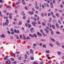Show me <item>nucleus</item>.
I'll return each instance as SVG.
<instances>
[{
	"mask_svg": "<svg viewBox=\"0 0 64 64\" xmlns=\"http://www.w3.org/2000/svg\"><path fill=\"white\" fill-rule=\"evenodd\" d=\"M10 8V6H7L6 7V8Z\"/></svg>",
	"mask_w": 64,
	"mask_h": 64,
	"instance_id": "obj_55",
	"label": "nucleus"
},
{
	"mask_svg": "<svg viewBox=\"0 0 64 64\" xmlns=\"http://www.w3.org/2000/svg\"><path fill=\"white\" fill-rule=\"evenodd\" d=\"M52 16L54 18H56V16H55L54 15H52Z\"/></svg>",
	"mask_w": 64,
	"mask_h": 64,
	"instance_id": "obj_56",
	"label": "nucleus"
},
{
	"mask_svg": "<svg viewBox=\"0 0 64 64\" xmlns=\"http://www.w3.org/2000/svg\"><path fill=\"white\" fill-rule=\"evenodd\" d=\"M56 44H57L58 45V46L60 45H59L60 44L58 42H56Z\"/></svg>",
	"mask_w": 64,
	"mask_h": 64,
	"instance_id": "obj_21",
	"label": "nucleus"
},
{
	"mask_svg": "<svg viewBox=\"0 0 64 64\" xmlns=\"http://www.w3.org/2000/svg\"><path fill=\"white\" fill-rule=\"evenodd\" d=\"M34 28H32L30 29V31L31 32H33Z\"/></svg>",
	"mask_w": 64,
	"mask_h": 64,
	"instance_id": "obj_15",
	"label": "nucleus"
},
{
	"mask_svg": "<svg viewBox=\"0 0 64 64\" xmlns=\"http://www.w3.org/2000/svg\"><path fill=\"white\" fill-rule=\"evenodd\" d=\"M26 39H30V38L29 37V36H28V37H27Z\"/></svg>",
	"mask_w": 64,
	"mask_h": 64,
	"instance_id": "obj_43",
	"label": "nucleus"
},
{
	"mask_svg": "<svg viewBox=\"0 0 64 64\" xmlns=\"http://www.w3.org/2000/svg\"><path fill=\"white\" fill-rule=\"evenodd\" d=\"M49 44L50 45V46H51V47H53V45H52V44Z\"/></svg>",
	"mask_w": 64,
	"mask_h": 64,
	"instance_id": "obj_41",
	"label": "nucleus"
},
{
	"mask_svg": "<svg viewBox=\"0 0 64 64\" xmlns=\"http://www.w3.org/2000/svg\"><path fill=\"white\" fill-rule=\"evenodd\" d=\"M44 30L46 31V33H47L48 34H49V31L47 29H46V30Z\"/></svg>",
	"mask_w": 64,
	"mask_h": 64,
	"instance_id": "obj_8",
	"label": "nucleus"
},
{
	"mask_svg": "<svg viewBox=\"0 0 64 64\" xmlns=\"http://www.w3.org/2000/svg\"><path fill=\"white\" fill-rule=\"evenodd\" d=\"M26 17V16H23V19H24V20H25V18Z\"/></svg>",
	"mask_w": 64,
	"mask_h": 64,
	"instance_id": "obj_48",
	"label": "nucleus"
},
{
	"mask_svg": "<svg viewBox=\"0 0 64 64\" xmlns=\"http://www.w3.org/2000/svg\"><path fill=\"white\" fill-rule=\"evenodd\" d=\"M30 53L31 54H33V50L32 49L30 50Z\"/></svg>",
	"mask_w": 64,
	"mask_h": 64,
	"instance_id": "obj_11",
	"label": "nucleus"
},
{
	"mask_svg": "<svg viewBox=\"0 0 64 64\" xmlns=\"http://www.w3.org/2000/svg\"><path fill=\"white\" fill-rule=\"evenodd\" d=\"M50 6H51V8H54L53 4H52V2H50Z\"/></svg>",
	"mask_w": 64,
	"mask_h": 64,
	"instance_id": "obj_7",
	"label": "nucleus"
},
{
	"mask_svg": "<svg viewBox=\"0 0 64 64\" xmlns=\"http://www.w3.org/2000/svg\"><path fill=\"white\" fill-rule=\"evenodd\" d=\"M3 2L2 1V0H0V2L1 3H2Z\"/></svg>",
	"mask_w": 64,
	"mask_h": 64,
	"instance_id": "obj_62",
	"label": "nucleus"
},
{
	"mask_svg": "<svg viewBox=\"0 0 64 64\" xmlns=\"http://www.w3.org/2000/svg\"><path fill=\"white\" fill-rule=\"evenodd\" d=\"M46 6H47V7H49V5L48 4H46Z\"/></svg>",
	"mask_w": 64,
	"mask_h": 64,
	"instance_id": "obj_53",
	"label": "nucleus"
},
{
	"mask_svg": "<svg viewBox=\"0 0 64 64\" xmlns=\"http://www.w3.org/2000/svg\"><path fill=\"white\" fill-rule=\"evenodd\" d=\"M20 39H22V35H20Z\"/></svg>",
	"mask_w": 64,
	"mask_h": 64,
	"instance_id": "obj_49",
	"label": "nucleus"
},
{
	"mask_svg": "<svg viewBox=\"0 0 64 64\" xmlns=\"http://www.w3.org/2000/svg\"><path fill=\"white\" fill-rule=\"evenodd\" d=\"M18 25H20L22 24V22L21 21H20V22L18 23Z\"/></svg>",
	"mask_w": 64,
	"mask_h": 64,
	"instance_id": "obj_24",
	"label": "nucleus"
},
{
	"mask_svg": "<svg viewBox=\"0 0 64 64\" xmlns=\"http://www.w3.org/2000/svg\"><path fill=\"white\" fill-rule=\"evenodd\" d=\"M56 26L57 28H58L59 27V26H58V24L57 23L56 24Z\"/></svg>",
	"mask_w": 64,
	"mask_h": 64,
	"instance_id": "obj_14",
	"label": "nucleus"
},
{
	"mask_svg": "<svg viewBox=\"0 0 64 64\" xmlns=\"http://www.w3.org/2000/svg\"><path fill=\"white\" fill-rule=\"evenodd\" d=\"M32 27L30 25V24H29L28 25V28H31Z\"/></svg>",
	"mask_w": 64,
	"mask_h": 64,
	"instance_id": "obj_25",
	"label": "nucleus"
},
{
	"mask_svg": "<svg viewBox=\"0 0 64 64\" xmlns=\"http://www.w3.org/2000/svg\"><path fill=\"white\" fill-rule=\"evenodd\" d=\"M56 16H57V17H59L60 16V14L58 13H57L56 14Z\"/></svg>",
	"mask_w": 64,
	"mask_h": 64,
	"instance_id": "obj_16",
	"label": "nucleus"
},
{
	"mask_svg": "<svg viewBox=\"0 0 64 64\" xmlns=\"http://www.w3.org/2000/svg\"><path fill=\"white\" fill-rule=\"evenodd\" d=\"M45 23L44 22H42V25H43V26H44V25H45Z\"/></svg>",
	"mask_w": 64,
	"mask_h": 64,
	"instance_id": "obj_22",
	"label": "nucleus"
},
{
	"mask_svg": "<svg viewBox=\"0 0 64 64\" xmlns=\"http://www.w3.org/2000/svg\"><path fill=\"white\" fill-rule=\"evenodd\" d=\"M11 59L12 60V61H14V59L12 58H11Z\"/></svg>",
	"mask_w": 64,
	"mask_h": 64,
	"instance_id": "obj_58",
	"label": "nucleus"
},
{
	"mask_svg": "<svg viewBox=\"0 0 64 64\" xmlns=\"http://www.w3.org/2000/svg\"><path fill=\"white\" fill-rule=\"evenodd\" d=\"M51 40H52V41L54 42H55V40L54 39H52V38L51 39Z\"/></svg>",
	"mask_w": 64,
	"mask_h": 64,
	"instance_id": "obj_36",
	"label": "nucleus"
},
{
	"mask_svg": "<svg viewBox=\"0 0 64 64\" xmlns=\"http://www.w3.org/2000/svg\"><path fill=\"white\" fill-rule=\"evenodd\" d=\"M43 47L44 48H46V45L44 44L43 45Z\"/></svg>",
	"mask_w": 64,
	"mask_h": 64,
	"instance_id": "obj_37",
	"label": "nucleus"
},
{
	"mask_svg": "<svg viewBox=\"0 0 64 64\" xmlns=\"http://www.w3.org/2000/svg\"><path fill=\"white\" fill-rule=\"evenodd\" d=\"M27 58V56L26 54H25V59H26Z\"/></svg>",
	"mask_w": 64,
	"mask_h": 64,
	"instance_id": "obj_26",
	"label": "nucleus"
},
{
	"mask_svg": "<svg viewBox=\"0 0 64 64\" xmlns=\"http://www.w3.org/2000/svg\"><path fill=\"white\" fill-rule=\"evenodd\" d=\"M27 22L29 23L30 22V20H28V21H26Z\"/></svg>",
	"mask_w": 64,
	"mask_h": 64,
	"instance_id": "obj_61",
	"label": "nucleus"
},
{
	"mask_svg": "<svg viewBox=\"0 0 64 64\" xmlns=\"http://www.w3.org/2000/svg\"><path fill=\"white\" fill-rule=\"evenodd\" d=\"M6 22H5V23H3V26H7L8 25V24L9 23V21L8 20V19H7L6 20Z\"/></svg>",
	"mask_w": 64,
	"mask_h": 64,
	"instance_id": "obj_1",
	"label": "nucleus"
},
{
	"mask_svg": "<svg viewBox=\"0 0 64 64\" xmlns=\"http://www.w3.org/2000/svg\"><path fill=\"white\" fill-rule=\"evenodd\" d=\"M6 11L7 10H3V12L4 13H6Z\"/></svg>",
	"mask_w": 64,
	"mask_h": 64,
	"instance_id": "obj_29",
	"label": "nucleus"
},
{
	"mask_svg": "<svg viewBox=\"0 0 64 64\" xmlns=\"http://www.w3.org/2000/svg\"><path fill=\"white\" fill-rule=\"evenodd\" d=\"M50 28H53L55 29V26H54L53 25H51V24H50Z\"/></svg>",
	"mask_w": 64,
	"mask_h": 64,
	"instance_id": "obj_3",
	"label": "nucleus"
},
{
	"mask_svg": "<svg viewBox=\"0 0 64 64\" xmlns=\"http://www.w3.org/2000/svg\"><path fill=\"white\" fill-rule=\"evenodd\" d=\"M26 53L28 55H30V53L29 51H27L26 52Z\"/></svg>",
	"mask_w": 64,
	"mask_h": 64,
	"instance_id": "obj_17",
	"label": "nucleus"
},
{
	"mask_svg": "<svg viewBox=\"0 0 64 64\" xmlns=\"http://www.w3.org/2000/svg\"><path fill=\"white\" fill-rule=\"evenodd\" d=\"M41 15H42V17H43L44 16V13L43 12H42V13H41Z\"/></svg>",
	"mask_w": 64,
	"mask_h": 64,
	"instance_id": "obj_20",
	"label": "nucleus"
},
{
	"mask_svg": "<svg viewBox=\"0 0 64 64\" xmlns=\"http://www.w3.org/2000/svg\"><path fill=\"white\" fill-rule=\"evenodd\" d=\"M10 31L11 32H12H12H14L13 30V29H11V30H10Z\"/></svg>",
	"mask_w": 64,
	"mask_h": 64,
	"instance_id": "obj_52",
	"label": "nucleus"
},
{
	"mask_svg": "<svg viewBox=\"0 0 64 64\" xmlns=\"http://www.w3.org/2000/svg\"><path fill=\"white\" fill-rule=\"evenodd\" d=\"M9 61L8 60V61H6V63L7 64H8V61Z\"/></svg>",
	"mask_w": 64,
	"mask_h": 64,
	"instance_id": "obj_60",
	"label": "nucleus"
},
{
	"mask_svg": "<svg viewBox=\"0 0 64 64\" xmlns=\"http://www.w3.org/2000/svg\"><path fill=\"white\" fill-rule=\"evenodd\" d=\"M0 38H6L4 34H3L2 35H0Z\"/></svg>",
	"mask_w": 64,
	"mask_h": 64,
	"instance_id": "obj_5",
	"label": "nucleus"
},
{
	"mask_svg": "<svg viewBox=\"0 0 64 64\" xmlns=\"http://www.w3.org/2000/svg\"><path fill=\"white\" fill-rule=\"evenodd\" d=\"M50 13L52 15L54 14V13L52 12H50Z\"/></svg>",
	"mask_w": 64,
	"mask_h": 64,
	"instance_id": "obj_50",
	"label": "nucleus"
},
{
	"mask_svg": "<svg viewBox=\"0 0 64 64\" xmlns=\"http://www.w3.org/2000/svg\"><path fill=\"white\" fill-rule=\"evenodd\" d=\"M37 34L38 35L40 36H42V34L40 33V32H38L37 33Z\"/></svg>",
	"mask_w": 64,
	"mask_h": 64,
	"instance_id": "obj_10",
	"label": "nucleus"
},
{
	"mask_svg": "<svg viewBox=\"0 0 64 64\" xmlns=\"http://www.w3.org/2000/svg\"><path fill=\"white\" fill-rule=\"evenodd\" d=\"M33 46H37V45L36 44H33Z\"/></svg>",
	"mask_w": 64,
	"mask_h": 64,
	"instance_id": "obj_44",
	"label": "nucleus"
},
{
	"mask_svg": "<svg viewBox=\"0 0 64 64\" xmlns=\"http://www.w3.org/2000/svg\"><path fill=\"white\" fill-rule=\"evenodd\" d=\"M40 32H42V33L43 32V31H42V29H40Z\"/></svg>",
	"mask_w": 64,
	"mask_h": 64,
	"instance_id": "obj_57",
	"label": "nucleus"
},
{
	"mask_svg": "<svg viewBox=\"0 0 64 64\" xmlns=\"http://www.w3.org/2000/svg\"><path fill=\"white\" fill-rule=\"evenodd\" d=\"M22 57L20 56L19 57V58L18 59V60H21Z\"/></svg>",
	"mask_w": 64,
	"mask_h": 64,
	"instance_id": "obj_47",
	"label": "nucleus"
},
{
	"mask_svg": "<svg viewBox=\"0 0 64 64\" xmlns=\"http://www.w3.org/2000/svg\"><path fill=\"white\" fill-rule=\"evenodd\" d=\"M29 24L28 23H26L25 24V26H26V27L28 28V26L29 25Z\"/></svg>",
	"mask_w": 64,
	"mask_h": 64,
	"instance_id": "obj_12",
	"label": "nucleus"
},
{
	"mask_svg": "<svg viewBox=\"0 0 64 64\" xmlns=\"http://www.w3.org/2000/svg\"><path fill=\"white\" fill-rule=\"evenodd\" d=\"M61 53L60 52H58V55H61Z\"/></svg>",
	"mask_w": 64,
	"mask_h": 64,
	"instance_id": "obj_33",
	"label": "nucleus"
},
{
	"mask_svg": "<svg viewBox=\"0 0 64 64\" xmlns=\"http://www.w3.org/2000/svg\"><path fill=\"white\" fill-rule=\"evenodd\" d=\"M32 25L34 26V27H36V24H37V23L34 21L32 23Z\"/></svg>",
	"mask_w": 64,
	"mask_h": 64,
	"instance_id": "obj_2",
	"label": "nucleus"
},
{
	"mask_svg": "<svg viewBox=\"0 0 64 64\" xmlns=\"http://www.w3.org/2000/svg\"><path fill=\"white\" fill-rule=\"evenodd\" d=\"M16 38L17 39H19V37H18V36H16Z\"/></svg>",
	"mask_w": 64,
	"mask_h": 64,
	"instance_id": "obj_40",
	"label": "nucleus"
},
{
	"mask_svg": "<svg viewBox=\"0 0 64 64\" xmlns=\"http://www.w3.org/2000/svg\"><path fill=\"white\" fill-rule=\"evenodd\" d=\"M9 18H10V19H12V16H10L9 17Z\"/></svg>",
	"mask_w": 64,
	"mask_h": 64,
	"instance_id": "obj_54",
	"label": "nucleus"
},
{
	"mask_svg": "<svg viewBox=\"0 0 64 64\" xmlns=\"http://www.w3.org/2000/svg\"><path fill=\"white\" fill-rule=\"evenodd\" d=\"M15 13L16 14H18V11H17V10H15Z\"/></svg>",
	"mask_w": 64,
	"mask_h": 64,
	"instance_id": "obj_39",
	"label": "nucleus"
},
{
	"mask_svg": "<svg viewBox=\"0 0 64 64\" xmlns=\"http://www.w3.org/2000/svg\"><path fill=\"white\" fill-rule=\"evenodd\" d=\"M22 3L23 4L24 6H25L26 5V3L25 2L24 0H22Z\"/></svg>",
	"mask_w": 64,
	"mask_h": 64,
	"instance_id": "obj_6",
	"label": "nucleus"
},
{
	"mask_svg": "<svg viewBox=\"0 0 64 64\" xmlns=\"http://www.w3.org/2000/svg\"><path fill=\"white\" fill-rule=\"evenodd\" d=\"M40 64H43V62L42 61L41 63H40Z\"/></svg>",
	"mask_w": 64,
	"mask_h": 64,
	"instance_id": "obj_64",
	"label": "nucleus"
},
{
	"mask_svg": "<svg viewBox=\"0 0 64 64\" xmlns=\"http://www.w3.org/2000/svg\"><path fill=\"white\" fill-rule=\"evenodd\" d=\"M58 23L59 24H61V23L60 22V20H58Z\"/></svg>",
	"mask_w": 64,
	"mask_h": 64,
	"instance_id": "obj_32",
	"label": "nucleus"
},
{
	"mask_svg": "<svg viewBox=\"0 0 64 64\" xmlns=\"http://www.w3.org/2000/svg\"><path fill=\"white\" fill-rule=\"evenodd\" d=\"M34 36H35V38H37V36L36 34H34Z\"/></svg>",
	"mask_w": 64,
	"mask_h": 64,
	"instance_id": "obj_28",
	"label": "nucleus"
},
{
	"mask_svg": "<svg viewBox=\"0 0 64 64\" xmlns=\"http://www.w3.org/2000/svg\"><path fill=\"white\" fill-rule=\"evenodd\" d=\"M28 13H29V14L30 15H33L34 14V12H33V11H32L31 12L29 11L28 12Z\"/></svg>",
	"mask_w": 64,
	"mask_h": 64,
	"instance_id": "obj_9",
	"label": "nucleus"
},
{
	"mask_svg": "<svg viewBox=\"0 0 64 64\" xmlns=\"http://www.w3.org/2000/svg\"><path fill=\"white\" fill-rule=\"evenodd\" d=\"M34 64H38L36 62H33Z\"/></svg>",
	"mask_w": 64,
	"mask_h": 64,
	"instance_id": "obj_63",
	"label": "nucleus"
},
{
	"mask_svg": "<svg viewBox=\"0 0 64 64\" xmlns=\"http://www.w3.org/2000/svg\"><path fill=\"white\" fill-rule=\"evenodd\" d=\"M38 5L37 3L36 2H35V4H34V5L35 6H36Z\"/></svg>",
	"mask_w": 64,
	"mask_h": 64,
	"instance_id": "obj_34",
	"label": "nucleus"
},
{
	"mask_svg": "<svg viewBox=\"0 0 64 64\" xmlns=\"http://www.w3.org/2000/svg\"><path fill=\"white\" fill-rule=\"evenodd\" d=\"M14 32L16 33H17V34H19L20 32L18 30H16V29H14Z\"/></svg>",
	"mask_w": 64,
	"mask_h": 64,
	"instance_id": "obj_4",
	"label": "nucleus"
},
{
	"mask_svg": "<svg viewBox=\"0 0 64 64\" xmlns=\"http://www.w3.org/2000/svg\"><path fill=\"white\" fill-rule=\"evenodd\" d=\"M44 6H45V7H47V6H46V3H44Z\"/></svg>",
	"mask_w": 64,
	"mask_h": 64,
	"instance_id": "obj_51",
	"label": "nucleus"
},
{
	"mask_svg": "<svg viewBox=\"0 0 64 64\" xmlns=\"http://www.w3.org/2000/svg\"><path fill=\"white\" fill-rule=\"evenodd\" d=\"M60 7L61 8H62L64 7V6L62 5H60Z\"/></svg>",
	"mask_w": 64,
	"mask_h": 64,
	"instance_id": "obj_38",
	"label": "nucleus"
},
{
	"mask_svg": "<svg viewBox=\"0 0 64 64\" xmlns=\"http://www.w3.org/2000/svg\"><path fill=\"white\" fill-rule=\"evenodd\" d=\"M33 20L34 21H36V20H37V19L36 18H34Z\"/></svg>",
	"mask_w": 64,
	"mask_h": 64,
	"instance_id": "obj_27",
	"label": "nucleus"
},
{
	"mask_svg": "<svg viewBox=\"0 0 64 64\" xmlns=\"http://www.w3.org/2000/svg\"><path fill=\"white\" fill-rule=\"evenodd\" d=\"M56 33L58 34H60V33L59 32L56 31Z\"/></svg>",
	"mask_w": 64,
	"mask_h": 64,
	"instance_id": "obj_18",
	"label": "nucleus"
},
{
	"mask_svg": "<svg viewBox=\"0 0 64 64\" xmlns=\"http://www.w3.org/2000/svg\"><path fill=\"white\" fill-rule=\"evenodd\" d=\"M23 36L24 37L23 38V39L24 40L26 39V37L24 35V34H23Z\"/></svg>",
	"mask_w": 64,
	"mask_h": 64,
	"instance_id": "obj_23",
	"label": "nucleus"
},
{
	"mask_svg": "<svg viewBox=\"0 0 64 64\" xmlns=\"http://www.w3.org/2000/svg\"><path fill=\"white\" fill-rule=\"evenodd\" d=\"M42 8H44V5L43 4H42Z\"/></svg>",
	"mask_w": 64,
	"mask_h": 64,
	"instance_id": "obj_42",
	"label": "nucleus"
},
{
	"mask_svg": "<svg viewBox=\"0 0 64 64\" xmlns=\"http://www.w3.org/2000/svg\"><path fill=\"white\" fill-rule=\"evenodd\" d=\"M46 53H50V51L48 50H46Z\"/></svg>",
	"mask_w": 64,
	"mask_h": 64,
	"instance_id": "obj_35",
	"label": "nucleus"
},
{
	"mask_svg": "<svg viewBox=\"0 0 64 64\" xmlns=\"http://www.w3.org/2000/svg\"><path fill=\"white\" fill-rule=\"evenodd\" d=\"M29 36H30L32 38H33L34 37V36H32V35L31 34H29Z\"/></svg>",
	"mask_w": 64,
	"mask_h": 64,
	"instance_id": "obj_19",
	"label": "nucleus"
},
{
	"mask_svg": "<svg viewBox=\"0 0 64 64\" xmlns=\"http://www.w3.org/2000/svg\"><path fill=\"white\" fill-rule=\"evenodd\" d=\"M12 24H14V25H15L16 24V22H13Z\"/></svg>",
	"mask_w": 64,
	"mask_h": 64,
	"instance_id": "obj_46",
	"label": "nucleus"
},
{
	"mask_svg": "<svg viewBox=\"0 0 64 64\" xmlns=\"http://www.w3.org/2000/svg\"><path fill=\"white\" fill-rule=\"evenodd\" d=\"M51 15V14H50V13H48V16H50Z\"/></svg>",
	"mask_w": 64,
	"mask_h": 64,
	"instance_id": "obj_45",
	"label": "nucleus"
},
{
	"mask_svg": "<svg viewBox=\"0 0 64 64\" xmlns=\"http://www.w3.org/2000/svg\"><path fill=\"white\" fill-rule=\"evenodd\" d=\"M51 34L52 35H54V32L53 31H52L51 32Z\"/></svg>",
	"mask_w": 64,
	"mask_h": 64,
	"instance_id": "obj_31",
	"label": "nucleus"
},
{
	"mask_svg": "<svg viewBox=\"0 0 64 64\" xmlns=\"http://www.w3.org/2000/svg\"><path fill=\"white\" fill-rule=\"evenodd\" d=\"M11 34L12 35H14V32H11Z\"/></svg>",
	"mask_w": 64,
	"mask_h": 64,
	"instance_id": "obj_59",
	"label": "nucleus"
},
{
	"mask_svg": "<svg viewBox=\"0 0 64 64\" xmlns=\"http://www.w3.org/2000/svg\"><path fill=\"white\" fill-rule=\"evenodd\" d=\"M25 8L26 10H28V8L27 6H25Z\"/></svg>",
	"mask_w": 64,
	"mask_h": 64,
	"instance_id": "obj_30",
	"label": "nucleus"
},
{
	"mask_svg": "<svg viewBox=\"0 0 64 64\" xmlns=\"http://www.w3.org/2000/svg\"><path fill=\"white\" fill-rule=\"evenodd\" d=\"M35 8H36V9H37L38 10L39 9V8L38 6H35Z\"/></svg>",
	"mask_w": 64,
	"mask_h": 64,
	"instance_id": "obj_13",
	"label": "nucleus"
}]
</instances>
